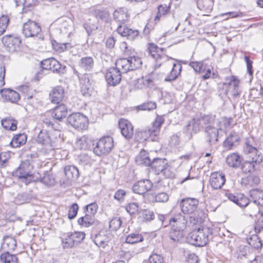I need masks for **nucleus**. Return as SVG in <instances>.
Returning <instances> with one entry per match:
<instances>
[{"mask_svg":"<svg viewBox=\"0 0 263 263\" xmlns=\"http://www.w3.org/2000/svg\"><path fill=\"white\" fill-rule=\"evenodd\" d=\"M3 247L7 248L9 251H14L16 248V241L12 237L6 236L4 237Z\"/></svg>","mask_w":263,"mask_h":263,"instance_id":"37998d69","label":"nucleus"},{"mask_svg":"<svg viewBox=\"0 0 263 263\" xmlns=\"http://www.w3.org/2000/svg\"><path fill=\"white\" fill-rule=\"evenodd\" d=\"M29 195L26 193L18 194L15 198L14 202L17 204H22L30 200Z\"/></svg>","mask_w":263,"mask_h":263,"instance_id":"603ef678","label":"nucleus"},{"mask_svg":"<svg viewBox=\"0 0 263 263\" xmlns=\"http://www.w3.org/2000/svg\"><path fill=\"white\" fill-rule=\"evenodd\" d=\"M254 164L256 163L253 162L252 159H251V161H246L241 163V168L245 173H250L254 170Z\"/></svg>","mask_w":263,"mask_h":263,"instance_id":"8fccbe9b","label":"nucleus"},{"mask_svg":"<svg viewBox=\"0 0 263 263\" xmlns=\"http://www.w3.org/2000/svg\"><path fill=\"white\" fill-rule=\"evenodd\" d=\"M94 222L93 216L87 213H86L84 216L78 219V224L85 227H89L92 226Z\"/></svg>","mask_w":263,"mask_h":263,"instance_id":"79ce46f5","label":"nucleus"},{"mask_svg":"<svg viewBox=\"0 0 263 263\" xmlns=\"http://www.w3.org/2000/svg\"><path fill=\"white\" fill-rule=\"evenodd\" d=\"M86 209L87 212L86 213L93 216L97 211L98 205L95 202L91 203L86 206Z\"/></svg>","mask_w":263,"mask_h":263,"instance_id":"e2e57ef3","label":"nucleus"},{"mask_svg":"<svg viewBox=\"0 0 263 263\" xmlns=\"http://www.w3.org/2000/svg\"><path fill=\"white\" fill-rule=\"evenodd\" d=\"M225 182V175L223 173L215 172L211 174L210 183L213 189H220L224 185Z\"/></svg>","mask_w":263,"mask_h":263,"instance_id":"6ab92c4d","label":"nucleus"},{"mask_svg":"<svg viewBox=\"0 0 263 263\" xmlns=\"http://www.w3.org/2000/svg\"><path fill=\"white\" fill-rule=\"evenodd\" d=\"M169 224L174 228L183 231L187 227V221L185 216L181 214L175 215L168 220Z\"/></svg>","mask_w":263,"mask_h":263,"instance_id":"a211bd4d","label":"nucleus"},{"mask_svg":"<svg viewBox=\"0 0 263 263\" xmlns=\"http://www.w3.org/2000/svg\"><path fill=\"white\" fill-rule=\"evenodd\" d=\"M90 140L85 136L80 138L76 142L77 146L81 149H86L89 148L88 142Z\"/></svg>","mask_w":263,"mask_h":263,"instance_id":"de8ad7c7","label":"nucleus"},{"mask_svg":"<svg viewBox=\"0 0 263 263\" xmlns=\"http://www.w3.org/2000/svg\"><path fill=\"white\" fill-rule=\"evenodd\" d=\"M142 63L140 58L135 55L117 60L116 66L110 67L106 73L105 78L108 84L111 86L119 84L121 80L122 73L140 67Z\"/></svg>","mask_w":263,"mask_h":263,"instance_id":"f257e3e1","label":"nucleus"},{"mask_svg":"<svg viewBox=\"0 0 263 263\" xmlns=\"http://www.w3.org/2000/svg\"><path fill=\"white\" fill-rule=\"evenodd\" d=\"M2 97L6 100L12 103L17 102L20 99V94L12 89H4L0 90Z\"/></svg>","mask_w":263,"mask_h":263,"instance_id":"5701e85b","label":"nucleus"},{"mask_svg":"<svg viewBox=\"0 0 263 263\" xmlns=\"http://www.w3.org/2000/svg\"><path fill=\"white\" fill-rule=\"evenodd\" d=\"M153 186L152 183L148 179H144L137 182L133 186V191L138 194H143L149 191Z\"/></svg>","mask_w":263,"mask_h":263,"instance_id":"aec40b11","label":"nucleus"},{"mask_svg":"<svg viewBox=\"0 0 263 263\" xmlns=\"http://www.w3.org/2000/svg\"><path fill=\"white\" fill-rule=\"evenodd\" d=\"M27 141V135L25 133L18 134L14 136L10 143L13 147H18L25 144Z\"/></svg>","mask_w":263,"mask_h":263,"instance_id":"c9c22d12","label":"nucleus"},{"mask_svg":"<svg viewBox=\"0 0 263 263\" xmlns=\"http://www.w3.org/2000/svg\"><path fill=\"white\" fill-rule=\"evenodd\" d=\"M198 200L195 198H186L181 200L180 208L185 214H191L197 210Z\"/></svg>","mask_w":263,"mask_h":263,"instance_id":"2eb2a0df","label":"nucleus"},{"mask_svg":"<svg viewBox=\"0 0 263 263\" xmlns=\"http://www.w3.org/2000/svg\"><path fill=\"white\" fill-rule=\"evenodd\" d=\"M2 42L9 52H13L19 47L21 40L14 35H6L2 37Z\"/></svg>","mask_w":263,"mask_h":263,"instance_id":"4468645a","label":"nucleus"},{"mask_svg":"<svg viewBox=\"0 0 263 263\" xmlns=\"http://www.w3.org/2000/svg\"><path fill=\"white\" fill-rule=\"evenodd\" d=\"M208 122L204 125L206 142L212 146L218 141V132L221 129V122L215 117L209 116Z\"/></svg>","mask_w":263,"mask_h":263,"instance_id":"39448f33","label":"nucleus"},{"mask_svg":"<svg viewBox=\"0 0 263 263\" xmlns=\"http://www.w3.org/2000/svg\"><path fill=\"white\" fill-rule=\"evenodd\" d=\"M81 91L84 96H90L92 92V87L90 83L88 75L84 74L81 80Z\"/></svg>","mask_w":263,"mask_h":263,"instance_id":"a878e982","label":"nucleus"},{"mask_svg":"<svg viewBox=\"0 0 263 263\" xmlns=\"http://www.w3.org/2000/svg\"><path fill=\"white\" fill-rule=\"evenodd\" d=\"M9 17L8 15H3L0 17V36L6 31L9 23Z\"/></svg>","mask_w":263,"mask_h":263,"instance_id":"09e8293b","label":"nucleus"},{"mask_svg":"<svg viewBox=\"0 0 263 263\" xmlns=\"http://www.w3.org/2000/svg\"><path fill=\"white\" fill-rule=\"evenodd\" d=\"M31 157L22 161L19 167L14 172V175L22 181L28 184L31 182L40 181L46 185H50L52 182L49 181L48 175H45L43 178L38 172L33 173V166L32 164Z\"/></svg>","mask_w":263,"mask_h":263,"instance_id":"f03ea898","label":"nucleus"},{"mask_svg":"<svg viewBox=\"0 0 263 263\" xmlns=\"http://www.w3.org/2000/svg\"><path fill=\"white\" fill-rule=\"evenodd\" d=\"M198 257L194 253H189L186 257V263H199Z\"/></svg>","mask_w":263,"mask_h":263,"instance_id":"338daca9","label":"nucleus"},{"mask_svg":"<svg viewBox=\"0 0 263 263\" xmlns=\"http://www.w3.org/2000/svg\"><path fill=\"white\" fill-rule=\"evenodd\" d=\"M52 67L51 70H52L54 72H56L58 73H64L65 72V68L66 66L61 65L58 61L56 60L54 62V63L52 64Z\"/></svg>","mask_w":263,"mask_h":263,"instance_id":"6e6d98bb","label":"nucleus"},{"mask_svg":"<svg viewBox=\"0 0 263 263\" xmlns=\"http://www.w3.org/2000/svg\"><path fill=\"white\" fill-rule=\"evenodd\" d=\"M143 240V237L141 234L132 233L126 237L125 241L128 243L134 244L142 242Z\"/></svg>","mask_w":263,"mask_h":263,"instance_id":"c03bdc74","label":"nucleus"},{"mask_svg":"<svg viewBox=\"0 0 263 263\" xmlns=\"http://www.w3.org/2000/svg\"><path fill=\"white\" fill-rule=\"evenodd\" d=\"M198 8L205 13L210 12L214 5L213 0H195Z\"/></svg>","mask_w":263,"mask_h":263,"instance_id":"cd10ccee","label":"nucleus"},{"mask_svg":"<svg viewBox=\"0 0 263 263\" xmlns=\"http://www.w3.org/2000/svg\"><path fill=\"white\" fill-rule=\"evenodd\" d=\"M152 201H155L158 202H167L169 199L168 194L164 192L158 193L157 194H152Z\"/></svg>","mask_w":263,"mask_h":263,"instance_id":"a18cd8bd","label":"nucleus"},{"mask_svg":"<svg viewBox=\"0 0 263 263\" xmlns=\"http://www.w3.org/2000/svg\"><path fill=\"white\" fill-rule=\"evenodd\" d=\"M55 24L61 31H66L69 26V22L65 17H61L55 21Z\"/></svg>","mask_w":263,"mask_h":263,"instance_id":"3c124183","label":"nucleus"},{"mask_svg":"<svg viewBox=\"0 0 263 263\" xmlns=\"http://www.w3.org/2000/svg\"><path fill=\"white\" fill-rule=\"evenodd\" d=\"M41 28L36 22L29 20L23 25L22 32L26 37L37 36L41 32Z\"/></svg>","mask_w":263,"mask_h":263,"instance_id":"ddd939ff","label":"nucleus"},{"mask_svg":"<svg viewBox=\"0 0 263 263\" xmlns=\"http://www.w3.org/2000/svg\"><path fill=\"white\" fill-rule=\"evenodd\" d=\"M163 49L159 48L154 43H148L147 44V50L148 53L153 57L156 62V65L160 66L162 63L167 61L169 58L163 53Z\"/></svg>","mask_w":263,"mask_h":263,"instance_id":"1a4fd4ad","label":"nucleus"},{"mask_svg":"<svg viewBox=\"0 0 263 263\" xmlns=\"http://www.w3.org/2000/svg\"><path fill=\"white\" fill-rule=\"evenodd\" d=\"M142 217L145 221H150L154 218V214L153 212L148 210H145L142 212Z\"/></svg>","mask_w":263,"mask_h":263,"instance_id":"774afa93","label":"nucleus"},{"mask_svg":"<svg viewBox=\"0 0 263 263\" xmlns=\"http://www.w3.org/2000/svg\"><path fill=\"white\" fill-rule=\"evenodd\" d=\"M122 223V221L120 218L115 217L113 218L109 222V228L113 231L118 230Z\"/></svg>","mask_w":263,"mask_h":263,"instance_id":"4d7b16f0","label":"nucleus"},{"mask_svg":"<svg viewBox=\"0 0 263 263\" xmlns=\"http://www.w3.org/2000/svg\"><path fill=\"white\" fill-rule=\"evenodd\" d=\"M79 67L86 71L91 70L94 66V60L92 57L86 56L80 59L78 62Z\"/></svg>","mask_w":263,"mask_h":263,"instance_id":"393cba45","label":"nucleus"},{"mask_svg":"<svg viewBox=\"0 0 263 263\" xmlns=\"http://www.w3.org/2000/svg\"><path fill=\"white\" fill-rule=\"evenodd\" d=\"M64 96V89L61 86H57L53 88L49 93V97L51 102L57 104L63 100Z\"/></svg>","mask_w":263,"mask_h":263,"instance_id":"412c9836","label":"nucleus"},{"mask_svg":"<svg viewBox=\"0 0 263 263\" xmlns=\"http://www.w3.org/2000/svg\"><path fill=\"white\" fill-rule=\"evenodd\" d=\"M163 257L157 254H153L149 257L148 263H162Z\"/></svg>","mask_w":263,"mask_h":263,"instance_id":"69168bd1","label":"nucleus"},{"mask_svg":"<svg viewBox=\"0 0 263 263\" xmlns=\"http://www.w3.org/2000/svg\"><path fill=\"white\" fill-rule=\"evenodd\" d=\"M254 139L252 138H247L243 151L246 154L249 155V157L252 159L253 162L260 163L262 161V156L258 154L259 152L254 146Z\"/></svg>","mask_w":263,"mask_h":263,"instance_id":"9d476101","label":"nucleus"},{"mask_svg":"<svg viewBox=\"0 0 263 263\" xmlns=\"http://www.w3.org/2000/svg\"><path fill=\"white\" fill-rule=\"evenodd\" d=\"M242 157L238 153L229 154L226 158L227 165L232 168H239L242 163Z\"/></svg>","mask_w":263,"mask_h":263,"instance_id":"4be33fe9","label":"nucleus"},{"mask_svg":"<svg viewBox=\"0 0 263 263\" xmlns=\"http://www.w3.org/2000/svg\"><path fill=\"white\" fill-rule=\"evenodd\" d=\"M36 141L42 144L45 153H48L53 150L55 147V142L51 140L48 133L46 130H42L38 134Z\"/></svg>","mask_w":263,"mask_h":263,"instance_id":"f8f14e48","label":"nucleus"},{"mask_svg":"<svg viewBox=\"0 0 263 263\" xmlns=\"http://www.w3.org/2000/svg\"><path fill=\"white\" fill-rule=\"evenodd\" d=\"M154 86V79L152 75H148L139 78L134 83V87L138 89L147 88H153Z\"/></svg>","mask_w":263,"mask_h":263,"instance_id":"f3484780","label":"nucleus"},{"mask_svg":"<svg viewBox=\"0 0 263 263\" xmlns=\"http://www.w3.org/2000/svg\"><path fill=\"white\" fill-rule=\"evenodd\" d=\"M67 121L74 128L78 130L86 129L88 125V119L82 114L73 113L67 118Z\"/></svg>","mask_w":263,"mask_h":263,"instance_id":"9b49d317","label":"nucleus"},{"mask_svg":"<svg viewBox=\"0 0 263 263\" xmlns=\"http://www.w3.org/2000/svg\"><path fill=\"white\" fill-rule=\"evenodd\" d=\"M240 137L238 134L235 132L231 133L223 142V146L228 149H232L237 142H238Z\"/></svg>","mask_w":263,"mask_h":263,"instance_id":"c85d7f7f","label":"nucleus"},{"mask_svg":"<svg viewBox=\"0 0 263 263\" xmlns=\"http://www.w3.org/2000/svg\"><path fill=\"white\" fill-rule=\"evenodd\" d=\"M136 162L138 165L150 166L151 160L148 154L144 150L142 151L136 158Z\"/></svg>","mask_w":263,"mask_h":263,"instance_id":"72a5a7b5","label":"nucleus"},{"mask_svg":"<svg viewBox=\"0 0 263 263\" xmlns=\"http://www.w3.org/2000/svg\"><path fill=\"white\" fill-rule=\"evenodd\" d=\"M139 205L137 203H129L126 207V211L130 215L135 214L138 211Z\"/></svg>","mask_w":263,"mask_h":263,"instance_id":"052dcab7","label":"nucleus"},{"mask_svg":"<svg viewBox=\"0 0 263 263\" xmlns=\"http://www.w3.org/2000/svg\"><path fill=\"white\" fill-rule=\"evenodd\" d=\"M114 147V141L111 137L106 136L101 138L93 148V153L100 156L107 154Z\"/></svg>","mask_w":263,"mask_h":263,"instance_id":"423d86ee","label":"nucleus"},{"mask_svg":"<svg viewBox=\"0 0 263 263\" xmlns=\"http://www.w3.org/2000/svg\"><path fill=\"white\" fill-rule=\"evenodd\" d=\"M85 234L83 232L68 233L62 240L64 248H71L80 243L85 238Z\"/></svg>","mask_w":263,"mask_h":263,"instance_id":"6e6552de","label":"nucleus"},{"mask_svg":"<svg viewBox=\"0 0 263 263\" xmlns=\"http://www.w3.org/2000/svg\"><path fill=\"white\" fill-rule=\"evenodd\" d=\"M164 122V118L161 116H157L153 123L152 126L144 130L138 132V136L141 137L140 140H145L149 137L156 136L159 132L160 127Z\"/></svg>","mask_w":263,"mask_h":263,"instance_id":"0eeeda50","label":"nucleus"},{"mask_svg":"<svg viewBox=\"0 0 263 263\" xmlns=\"http://www.w3.org/2000/svg\"><path fill=\"white\" fill-rule=\"evenodd\" d=\"M114 19L119 22L117 31L121 36L126 37L127 39L133 40L138 36L139 31L134 30L127 27L126 25H122L128 21L129 18V14L128 9L126 8H119L116 10L113 14Z\"/></svg>","mask_w":263,"mask_h":263,"instance_id":"7ed1b4c3","label":"nucleus"},{"mask_svg":"<svg viewBox=\"0 0 263 263\" xmlns=\"http://www.w3.org/2000/svg\"><path fill=\"white\" fill-rule=\"evenodd\" d=\"M190 217V223L196 225L201 223L205 217L204 213L202 210H197L194 213L191 214Z\"/></svg>","mask_w":263,"mask_h":263,"instance_id":"473e14b6","label":"nucleus"},{"mask_svg":"<svg viewBox=\"0 0 263 263\" xmlns=\"http://www.w3.org/2000/svg\"><path fill=\"white\" fill-rule=\"evenodd\" d=\"M79 210V206L77 203H73L69 208L68 211V217L69 219H73L77 215Z\"/></svg>","mask_w":263,"mask_h":263,"instance_id":"13d9d810","label":"nucleus"},{"mask_svg":"<svg viewBox=\"0 0 263 263\" xmlns=\"http://www.w3.org/2000/svg\"><path fill=\"white\" fill-rule=\"evenodd\" d=\"M182 231L173 228L170 232V237L174 242H178L182 237Z\"/></svg>","mask_w":263,"mask_h":263,"instance_id":"49530a36","label":"nucleus"},{"mask_svg":"<svg viewBox=\"0 0 263 263\" xmlns=\"http://www.w3.org/2000/svg\"><path fill=\"white\" fill-rule=\"evenodd\" d=\"M2 125L6 130H15L17 128V122L11 118H7L2 120Z\"/></svg>","mask_w":263,"mask_h":263,"instance_id":"58836bf2","label":"nucleus"},{"mask_svg":"<svg viewBox=\"0 0 263 263\" xmlns=\"http://www.w3.org/2000/svg\"><path fill=\"white\" fill-rule=\"evenodd\" d=\"M190 65L196 72H202L205 70L203 64L201 62H191Z\"/></svg>","mask_w":263,"mask_h":263,"instance_id":"bf43d9fd","label":"nucleus"},{"mask_svg":"<svg viewBox=\"0 0 263 263\" xmlns=\"http://www.w3.org/2000/svg\"><path fill=\"white\" fill-rule=\"evenodd\" d=\"M118 125L122 135L126 139L132 138L134 135V128L129 121L124 119H121L118 122Z\"/></svg>","mask_w":263,"mask_h":263,"instance_id":"dca6fc26","label":"nucleus"},{"mask_svg":"<svg viewBox=\"0 0 263 263\" xmlns=\"http://www.w3.org/2000/svg\"><path fill=\"white\" fill-rule=\"evenodd\" d=\"M212 233V229L207 226H203L191 232L187 237V241L197 247L204 246L209 241V237Z\"/></svg>","mask_w":263,"mask_h":263,"instance_id":"20e7f679","label":"nucleus"},{"mask_svg":"<svg viewBox=\"0 0 263 263\" xmlns=\"http://www.w3.org/2000/svg\"><path fill=\"white\" fill-rule=\"evenodd\" d=\"M167 162L166 159L161 158H154L152 160L151 166L153 169L155 170L157 174H160V172L163 171L164 166L166 165Z\"/></svg>","mask_w":263,"mask_h":263,"instance_id":"c756f323","label":"nucleus"},{"mask_svg":"<svg viewBox=\"0 0 263 263\" xmlns=\"http://www.w3.org/2000/svg\"><path fill=\"white\" fill-rule=\"evenodd\" d=\"M157 9V13L154 20L156 24L170 13L171 5L170 4L168 5L166 4L160 5L158 6Z\"/></svg>","mask_w":263,"mask_h":263,"instance_id":"b1692460","label":"nucleus"},{"mask_svg":"<svg viewBox=\"0 0 263 263\" xmlns=\"http://www.w3.org/2000/svg\"><path fill=\"white\" fill-rule=\"evenodd\" d=\"M250 195L253 199V203L263 206V192L258 190L251 191Z\"/></svg>","mask_w":263,"mask_h":263,"instance_id":"ea45409f","label":"nucleus"},{"mask_svg":"<svg viewBox=\"0 0 263 263\" xmlns=\"http://www.w3.org/2000/svg\"><path fill=\"white\" fill-rule=\"evenodd\" d=\"M55 60L54 58H49L42 61L41 62L42 68L46 70H51Z\"/></svg>","mask_w":263,"mask_h":263,"instance_id":"680f3d73","label":"nucleus"},{"mask_svg":"<svg viewBox=\"0 0 263 263\" xmlns=\"http://www.w3.org/2000/svg\"><path fill=\"white\" fill-rule=\"evenodd\" d=\"M209 116H204L200 118H193L191 120L193 125H194V132L197 133L204 127L205 124L208 121Z\"/></svg>","mask_w":263,"mask_h":263,"instance_id":"f704fd0d","label":"nucleus"},{"mask_svg":"<svg viewBox=\"0 0 263 263\" xmlns=\"http://www.w3.org/2000/svg\"><path fill=\"white\" fill-rule=\"evenodd\" d=\"M109 241V237L105 232H100L97 233L94 238V242L99 247L105 248Z\"/></svg>","mask_w":263,"mask_h":263,"instance_id":"7c9ffc66","label":"nucleus"},{"mask_svg":"<svg viewBox=\"0 0 263 263\" xmlns=\"http://www.w3.org/2000/svg\"><path fill=\"white\" fill-rule=\"evenodd\" d=\"M236 204L240 207H246L249 204V199L243 195H239Z\"/></svg>","mask_w":263,"mask_h":263,"instance_id":"0e129e2a","label":"nucleus"},{"mask_svg":"<svg viewBox=\"0 0 263 263\" xmlns=\"http://www.w3.org/2000/svg\"><path fill=\"white\" fill-rule=\"evenodd\" d=\"M89 12L97 18H100L102 20H107L109 15L108 11L104 9H98L95 8H91L89 9Z\"/></svg>","mask_w":263,"mask_h":263,"instance_id":"4c0bfd02","label":"nucleus"},{"mask_svg":"<svg viewBox=\"0 0 263 263\" xmlns=\"http://www.w3.org/2000/svg\"><path fill=\"white\" fill-rule=\"evenodd\" d=\"M67 114V108L63 104H61L54 108L52 112V116L54 119L61 121L65 118Z\"/></svg>","mask_w":263,"mask_h":263,"instance_id":"bb28decb","label":"nucleus"},{"mask_svg":"<svg viewBox=\"0 0 263 263\" xmlns=\"http://www.w3.org/2000/svg\"><path fill=\"white\" fill-rule=\"evenodd\" d=\"M64 173L68 180L77 179L79 176L78 169L73 165H67L64 168Z\"/></svg>","mask_w":263,"mask_h":263,"instance_id":"2f4dec72","label":"nucleus"},{"mask_svg":"<svg viewBox=\"0 0 263 263\" xmlns=\"http://www.w3.org/2000/svg\"><path fill=\"white\" fill-rule=\"evenodd\" d=\"M157 107L156 103L155 102L148 101L138 106L139 110H151L155 109Z\"/></svg>","mask_w":263,"mask_h":263,"instance_id":"864d4df0","label":"nucleus"},{"mask_svg":"<svg viewBox=\"0 0 263 263\" xmlns=\"http://www.w3.org/2000/svg\"><path fill=\"white\" fill-rule=\"evenodd\" d=\"M184 133L187 135L189 139H191L193 134H196L194 132V125L192 120H190L186 125L184 128Z\"/></svg>","mask_w":263,"mask_h":263,"instance_id":"5fc2aeb1","label":"nucleus"},{"mask_svg":"<svg viewBox=\"0 0 263 263\" xmlns=\"http://www.w3.org/2000/svg\"><path fill=\"white\" fill-rule=\"evenodd\" d=\"M182 66L179 64H174L170 74L165 77V81L172 82L177 78L181 71Z\"/></svg>","mask_w":263,"mask_h":263,"instance_id":"e433bc0d","label":"nucleus"},{"mask_svg":"<svg viewBox=\"0 0 263 263\" xmlns=\"http://www.w3.org/2000/svg\"><path fill=\"white\" fill-rule=\"evenodd\" d=\"M0 260L3 263H18V261L16 255L10 254L8 251L1 255Z\"/></svg>","mask_w":263,"mask_h":263,"instance_id":"a19ab883","label":"nucleus"}]
</instances>
